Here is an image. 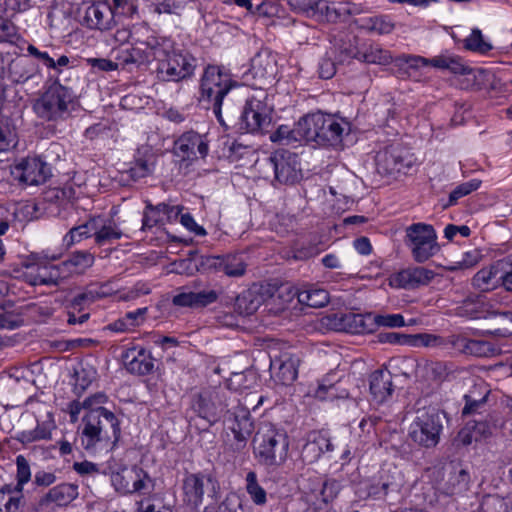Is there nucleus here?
I'll list each match as a JSON object with an SVG mask.
<instances>
[{
	"label": "nucleus",
	"instance_id": "8",
	"mask_svg": "<svg viewBox=\"0 0 512 512\" xmlns=\"http://www.w3.org/2000/svg\"><path fill=\"white\" fill-rule=\"evenodd\" d=\"M184 502L193 510L201 512L213 503L217 483L210 476L187 474L182 484Z\"/></svg>",
	"mask_w": 512,
	"mask_h": 512
},
{
	"label": "nucleus",
	"instance_id": "60",
	"mask_svg": "<svg viewBox=\"0 0 512 512\" xmlns=\"http://www.w3.org/2000/svg\"><path fill=\"white\" fill-rule=\"evenodd\" d=\"M488 316H499L501 318V324L503 328L496 329L490 332L497 336H506L512 333V312H498L495 310L487 311Z\"/></svg>",
	"mask_w": 512,
	"mask_h": 512
},
{
	"label": "nucleus",
	"instance_id": "27",
	"mask_svg": "<svg viewBox=\"0 0 512 512\" xmlns=\"http://www.w3.org/2000/svg\"><path fill=\"white\" fill-rule=\"evenodd\" d=\"M229 429L232 431L236 441L235 448L241 449L245 447L247 440L253 431V423L249 413L245 410H241L240 414L234 415V418L229 425Z\"/></svg>",
	"mask_w": 512,
	"mask_h": 512
},
{
	"label": "nucleus",
	"instance_id": "15",
	"mask_svg": "<svg viewBox=\"0 0 512 512\" xmlns=\"http://www.w3.org/2000/svg\"><path fill=\"white\" fill-rule=\"evenodd\" d=\"M209 151L208 140L195 131L183 133L174 143V152L184 160L204 158Z\"/></svg>",
	"mask_w": 512,
	"mask_h": 512
},
{
	"label": "nucleus",
	"instance_id": "14",
	"mask_svg": "<svg viewBox=\"0 0 512 512\" xmlns=\"http://www.w3.org/2000/svg\"><path fill=\"white\" fill-rule=\"evenodd\" d=\"M225 406L220 393L216 390H204L198 393L191 404L193 411L209 424L218 420Z\"/></svg>",
	"mask_w": 512,
	"mask_h": 512
},
{
	"label": "nucleus",
	"instance_id": "50",
	"mask_svg": "<svg viewBox=\"0 0 512 512\" xmlns=\"http://www.w3.org/2000/svg\"><path fill=\"white\" fill-rule=\"evenodd\" d=\"M254 383V375L249 372L233 373L228 380V387L234 391L242 392L250 389Z\"/></svg>",
	"mask_w": 512,
	"mask_h": 512
},
{
	"label": "nucleus",
	"instance_id": "61",
	"mask_svg": "<svg viewBox=\"0 0 512 512\" xmlns=\"http://www.w3.org/2000/svg\"><path fill=\"white\" fill-rule=\"evenodd\" d=\"M374 322L378 326L397 328L405 326L404 317L401 314H386L374 316Z\"/></svg>",
	"mask_w": 512,
	"mask_h": 512
},
{
	"label": "nucleus",
	"instance_id": "56",
	"mask_svg": "<svg viewBox=\"0 0 512 512\" xmlns=\"http://www.w3.org/2000/svg\"><path fill=\"white\" fill-rule=\"evenodd\" d=\"M481 185V181L477 179L470 180L457 186L449 196V204H455L460 198L477 190Z\"/></svg>",
	"mask_w": 512,
	"mask_h": 512
},
{
	"label": "nucleus",
	"instance_id": "3",
	"mask_svg": "<svg viewBox=\"0 0 512 512\" xmlns=\"http://www.w3.org/2000/svg\"><path fill=\"white\" fill-rule=\"evenodd\" d=\"M74 98L70 88L55 82L35 100L33 110L37 117L44 121H64L71 116L75 109Z\"/></svg>",
	"mask_w": 512,
	"mask_h": 512
},
{
	"label": "nucleus",
	"instance_id": "62",
	"mask_svg": "<svg viewBox=\"0 0 512 512\" xmlns=\"http://www.w3.org/2000/svg\"><path fill=\"white\" fill-rule=\"evenodd\" d=\"M378 342L398 345H408L410 335L399 332H381L377 335Z\"/></svg>",
	"mask_w": 512,
	"mask_h": 512
},
{
	"label": "nucleus",
	"instance_id": "20",
	"mask_svg": "<svg viewBox=\"0 0 512 512\" xmlns=\"http://www.w3.org/2000/svg\"><path fill=\"white\" fill-rule=\"evenodd\" d=\"M448 343L459 352L475 357H489L496 352L495 347L487 341L471 340L461 335H450Z\"/></svg>",
	"mask_w": 512,
	"mask_h": 512
},
{
	"label": "nucleus",
	"instance_id": "43",
	"mask_svg": "<svg viewBox=\"0 0 512 512\" xmlns=\"http://www.w3.org/2000/svg\"><path fill=\"white\" fill-rule=\"evenodd\" d=\"M497 270L494 267L483 268L473 277V286L482 291H488L495 286Z\"/></svg>",
	"mask_w": 512,
	"mask_h": 512
},
{
	"label": "nucleus",
	"instance_id": "51",
	"mask_svg": "<svg viewBox=\"0 0 512 512\" xmlns=\"http://www.w3.org/2000/svg\"><path fill=\"white\" fill-rule=\"evenodd\" d=\"M487 395L480 399H474L471 395H465V406L462 409V416H474L477 418L482 415L486 407Z\"/></svg>",
	"mask_w": 512,
	"mask_h": 512
},
{
	"label": "nucleus",
	"instance_id": "18",
	"mask_svg": "<svg viewBox=\"0 0 512 512\" xmlns=\"http://www.w3.org/2000/svg\"><path fill=\"white\" fill-rule=\"evenodd\" d=\"M299 358L290 353H283L271 360V375L283 385L293 383L298 376Z\"/></svg>",
	"mask_w": 512,
	"mask_h": 512
},
{
	"label": "nucleus",
	"instance_id": "5",
	"mask_svg": "<svg viewBox=\"0 0 512 512\" xmlns=\"http://www.w3.org/2000/svg\"><path fill=\"white\" fill-rule=\"evenodd\" d=\"M160 56H154L158 62L157 73L164 81H181L193 75L196 60L186 51L174 49L171 41L162 44Z\"/></svg>",
	"mask_w": 512,
	"mask_h": 512
},
{
	"label": "nucleus",
	"instance_id": "57",
	"mask_svg": "<svg viewBox=\"0 0 512 512\" xmlns=\"http://www.w3.org/2000/svg\"><path fill=\"white\" fill-rule=\"evenodd\" d=\"M142 222V230H146L154 227L157 224H163L165 222V218L162 215L161 211H158V205L152 206L151 204H149L147 205L146 210L144 212Z\"/></svg>",
	"mask_w": 512,
	"mask_h": 512
},
{
	"label": "nucleus",
	"instance_id": "22",
	"mask_svg": "<svg viewBox=\"0 0 512 512\" xmlns=\"http://www.w3.org/2000/svg\"><path fill=\"white\" fill-rule=\"evenodd\" d=\"M94 261V255L89 251H76L60 263L62 276L68 279L75 275L84 274L86 270L93 266Z\"/></svg>",
	"mask_w": 512,
	"mask_h": 512
},
{
	"label": "nucleus",
	"instance_id": "53",
	"mask_svg": "<svg viewBox=\"0 0 512 512\" xmlns=\"http://www.w3.org/2000/svg\"><path fill=\"white\" fill-rule=\"evenodd\" d=\"M465 47L479 53H486L492 49L491 44L484 40L479 29L472 30L470 36L465 40Z\"/></svg>",
	"mask_w": 512,
	"mask_h": 512
},
{
	"label": "nucleus",
	"instance_id": "46",
	"mask_svg": "<svg viewBox=\"0 0 512 512\" xmlns=\"http://www.w3.org/2000/svg\"><path fill=\"white\" fill-rule=\"evenodd\" d=\"M246 490L256 505L266 503V491L258 484L257 475L250 471L246 475Z\"/></svg>",
	"mask_w": 512,
	"mask_h": 512
},
{
	"label": "nucleus",
	"instance_id": "39",
	"mask_svg": "<svg viewBox=\"0 0 512 512\" xmlns=\"http://www.w3.org/2000/svg\"><path fill=\"white\" fill-rule=\"evenodd\" d=\"M484 301L480 295L467 296L456 308V314L463 317H482Z\"/></svg>",
	"mask_w": 512,
	"mask_h": 512
},
{
	"label": "nucleus",
	"instance_id": "41",
	"mask_svg": "<svg viewBox=\"0 0 512 512\" xmlns=\"http://www.w3.org/2000/svg\"><path fill=\"white\" fill-rule=\"evenodd\" d=\"M449 55H438L433 57L432 59H427L421 56H403L402 59L410 68H420L424 66L431 65L438 69H446L448 65Z\"/></svg>",
	"mask_w": 512,
	"mask_h": 512
},
{
	"label": "nucleus",
	"instance_id": "42",
	"mask_svg": "<svg viewBox=\"0 0 512 512\" xmlns=\"http://www.w3.org/2000/svg\"><path fill=\"white\" fill-rule=\"evenodd\" d=\"M262 297L255 289L243 292L237 297V305L239 308L244 307L246 314H252L258 310L262 304Z\"/></svg>",
	"mask_w": 512,
	"mask_h": 512
},
{
	"label": "nucleus",
	"instance_id": "17",
	"mask_svg": "<svg viewBox=\"0 0 512 512\" xmlns=\"http://www.w3.org/2000/svg\"><path fill=\"white\" fill-rule=\"evenodd\" d=\"M349 132V125L342 119L321 112L317 145L340 147L343 135Z\"/></svg>",
	"mask_w": 512,
	"mask_h": 512
},
{
	"label": "nucleus",
	"instance_id": "7",
	"mask_svg": "<svg viewBox=\"0 0 512 512\" xmlns=\"http://www.w3.org/2000/svg\"><path fill=\"white\" fill-rule=\"evenodd\" d=\"M257 165L264 178H270L272 173L280 184H294L302 177L298 155L287 150H277Z\"/></svg>",
	"mask_w": 512,
	"mask_h": 512
},
{
	"label": "nucleus",
	"instance_id": "63",
	"mask_svg": "<svg viewBox=\"0 0 512 512\" xmlns=\"http://www.w3.org/2000/svg\"><path fill=\"white\" fill-rule=\"evenodd\" d=\"M114 16L117 14L132 17L137 12V4L133 0H113Z\"/></svg>",
	"mask_w": 512,
	"mask_h": 512
},
{
	"label": "nucleus",
	"instance_id": "2",
	"mask_svg": "<svg viewBox=\"0 0 512 512\" xmlns=\"http://www.w3.org/2000/svg\"><path fill=\"white\" fill-rule=\"evenodd\" d=\"M232 87L230 75L214 65L207 66L200 80L198 102L206 109L212 108L218 122L224 127L228 126L222 116V104Z\"/></svg>",
	"mask_w": 512,
	"mask_h": 512
},
{
	"label": "nucleus",
	"instance_id": "11",
	"mask_svg": "<svg viewBox=\"0 0 512 512\" xmlns=\"http://www.w3.org/2000/svg\"><path fill=\"white\" fill-rule=\"evenodd\" d=\"M111 483L119 493L132 494L146 490L150 478L143 469L137 466L122 467L112 472Z\"/></svg>",
	"mask_w": 512,
	"mask_h": 512
},
{
	"label": "nucleus",
	"instance_id": "49",
	"mask_svg": "<svg viewBox=\"0 0 512 512\" xmlns=\"http://www.w3.org/2000/svg\"><path fill=\"white\" fill-rule=\"evenodd\" d=\"M115 58L123 66L129 64L140 65L151 62L146 55L142 54L140 51L136 52V48L133 46L129 49L120 50Z\"/></svg>",
	"mask_w": 512,
	"mask_h": 512
},
{
	"label": "nucleus",
	"instance_id": "34",
	"mask_svg": "<svg viewBox=\"0 0 512 512\" xmlns=\"http://www.w3.org/2000/svg\"><path fill=\"white\" fill-rule=\"evenodd\" d=\"M138 155L133 166L129 169L130 177L134 180L150 175L155 165V156L149 149H144L143 153L139 150Z\"/></svg>",
	"mask_w": 512,
	"mask_h": 512
},
{
	"label": "nucleus",
	"instance_id": "25",
	"mask_svg": "<svg viewBox=\"0 0 512 512\" xmlns=\"http://www.w3.org/2000/svg\"><path fill=\"white\" fill-rule=\"evenodd\" d=\"M392 375L388 370L379 369L370 375V392L377 403H383L392 394Z\"/></svg>",
	"mask_w": 512,
	"mask_h": 512
},
{
	"label": "nucleus",
	"instance_id": "28",
	"mask_svg": "<svg viewBox=\"0 0 512 512\" xmlns=\"http://www.w3.org/2000/svg\"><path fill=\"white\" fill-rule=\"evenodd\" d=\"M321 112L311 113L303 116L296 123V134L299 142H314L317 144L319 136V125Z\"/></svg>",
	"mask_w": 512,
	"mask_h": 512
},
{
	"label": "nucleus",
	"instance_id": "59",
	"mask_svg": "<svg viewBox=\"0 0 512 512\" xmlns=\"http://www.w3.org/2000/svg\"><path fill=\"white\" fill-rule=\"evenodd\" d=\"M105 292L86 291L76 295L71 301L69 307L73 310L81 311L86 303H92L97 298L103 297Z\"/></svg>",
	"mask_w": 512,
	"mask_h": 512
},
{
	"label": "nucleus",
	"instance_id": "23",
	"mask_svg": "<svg viewBox=\"0 0 512 512\" xmlns=\"http://www.w3.org/2000/svg\"><path fill=\"white\" fill-rule=\"evenodd\" d=\"M123 360L126 369L133 374L146 375L154 368L151 355L143 348L129 349L123 356Z\"/></svg>",
	"mask_w": 512,
	"mask_h": 512
},
{
	"label": "nucleus",
	"instance_id": "1",
	"mask_svg": "<svg viewBox=\"0 0 512 512\" xmlns=\"http://www.w3.org/2000/svg\"><path fill=\"white\" fill-rule=\"evenodd\" d=\"M82 423L80 439L86 451L112 450L120 439V421L112 411L104 407L87 411Z\"/></svg>",
	"mask_w": 512,
	"mask_h": 512
},
{
	"label": "nucleus",
	"instance_id": "47",
	"mask_svg": "<svg viewBox=\"0 0 512 512\" xmlns=\"http://www.w3.org/2000/svg\"><path fill=\"white\" fill-rule=\"evenodd\" d=\"M60 269V263L57 265H40V270L42 273L40 282L46 286H58L64 280H66V278L62 276V270Z\"/></svg>",
	"mask_w": 512,
	"mask_h": 512
},
{
	"label": "nucleus",
	"instance_id": "6",
	"mask_svg": "<svg viewBox=\"0 0 512 512\" xmlns=\"http://www.w3.org/2000/svg\"><path fill=\"white\" fill-rule=\"evenodd\" d=\"M445 420L446 414L438 408L418 409L410 425L409 436L413 442L422 447H435L440 441Z\"/></svg>",
	"mask_w": 512,
	"mask_h": 512
},
{
	"label": "nucleus",
	"instance_id": "24",
	"mask_svg": "<svg viewBox=\"0 0 512 512\" xmlns=\"http://www.w3.org/2000/svg\"><path fill=\"white\" fill-rule=\"evenodd\" d=\"M78 497V486L72 483H62L51 488L39 501L41 506L55 504L66 506Z\"/></svg>",
	"mask_w": 512,
	"mask_h": 512
},
{
	"label": "nucleus",
	"instance_id": "33",
	"mask_svg": "<svg viewBox=\"0 0 512 512\" xmlns=\"http://www.w3.org/2000/svg\"><path fill=\"white\" fill-rule=\"evenodd\" d=\"M337 323L335 327L353 334L364 333L367 328L365 324V316L352 312L339 313L334 315Z\"/></svg>",
	"mask_w": 512,
	"mask_h": 512
},
{
	"label": "nucleus",
	"instance_id": "36",
	"mask_svg": "<svg viewBox=\"0 0 512 512\" xmlns=\"http://www.w3.org/2000/svg\"><path fill=\"white\" fill-rule=\"evenodd\" d=\"M298 301L312 308H322L329 302V294L326 290L308 287L298 291Z\"/></svg>",
	"mask_w": 512,
	"mask_h": 512
},
{
	"label": "nucleus",
	"instance_id": "26",
	"mask_svg": "<svg viewBox=\"0 0 512 512\" xmlns=\"http://www.w3.org/2000/svg\"><path fill=\"white\" fill-rule=\"evenodd\" d=\"M94 222V240L98 245H105L114 240H119L124 235L113 219L94 217Z\"/></svg>",
	"mask_w": 512,
	"mask_h": 512
},
{
	"label": "nucleus",
	"instance_id": "64",
	"mask_svg": "<svg viewBox=\"0 0 512 512\" xmlns=\"http://www.w3.org/2000/svg\"><path fill=\"white\" fill-rule=\"evenodd\" d=\"M320 456H321V453L318 450L317 445H315V443L310 435L307 443L303 446L302 451H301L302 460L305 463L310 464V463H313L316 460H318Z\"/></svg>",
	"mask_w": 512,
	"mask_h": 512
},
{
	"label": "nucleus",
	"instance_id": "21",
	"mask_svg": "<svg viewBox=\"0 0 512 512\" xmlns=\"http://www.w3.org/2000/svg\"><path fill=\"white\" fill-rule=\"evenodd\" d=\"M433 277V271L423 267L407 268L393 275L390 284L398 288H414L428 284Z\"/></svg>",
	"mask_w": 512,
	"mask_h": 512
},
{
	"label": "nucleus",
	"instance_id": "58",
	"mask_svg": "<svg viewBox=\"0 0 512 512\" xmlns=\"http://www.w3.org/2000/svg\"><path fill=\"white\" fill-rule=\"evenodd\" d=\"M76 387L85 390L96 378V370L90 366H81L75 370Z\"/></svg>",
	"mask_w": 512,
	"mask_h": 512
},
{
	"label": "nucleus",
	"instance_id": "38",
	"mask_svg": "<svg viewBox=\"0 0 512 512\" xmlns=\"http://www.w3.org/2000/svg\"><path fill=\"white\" fill-rule=\"evenodd\" d=\"M252 70L255 76L263 79H274L277 67L274 57L258 54L252 60Z\"/></svg>",
	"mask_w": 512,
	"mask_h": 512
},
{
	"label": "nucleus",
	"instance_id": "13",
	"mask_svg": "<svg viewBox=\"0 0 512 512\" xmlns=\"http://www.w3.org/2000/svg\"><path fill=\"white\" fill-rule=\"evenodd\" d=\"M12 175L26 185H40L50 176L46 163L38 157H27L16 164Z\"/></svg>",
	"mask_w": 512,
	"mask_h": 512
},
{
	"label": "nucleus",
	"instance_id": "35",
	"mask_svg": "<svg viewBox=\"0 0 512 512\" xmlns=\"http://www.w3.org/2000/svg\"><path fill=\"white\" fill-rule=\"evenodd\" d=\"M54 427L53 422H38L34 429L18 432L15 439L23 445L40 440H49L51 439L52 429H54Z\"/></svg>",
	"mask_w": 512,
	"mask_h": 512
},
{
	"label": "nucleus",
	"instance_id": "44",
	"mask_svg": "<svg viewBox=\"0 0 512 512\" xmlns=\"http://www.w3.org/2000/svg\"><path fill=\"white\" fill-rule=\"evenodd\" d=\"M42 258H46L49 260H56L58 257L56 255H53L51 257H48V256L41 257L39 254L31 255V259L33 260V262L27 263L25 265L26 268L28 269V271L25 273V279L32 286L43 285V283L40 282V280L42 278V273H41L40 264H39L40 260Z\"/></svg>",
	"mask_w": 512,
	"mask_h": 512
},
{
	"label": "nucleus",
	"instance_id": "45",
	"mask_svg": "<svg viewBox=\"0 0 512 512\" xmlns=\"http://www.w3.org/2000/svg\"><path fill=\"white\" fill-rule=\"evenodd\" d=\"M445 345H450L448 337L444 339L428 333L410 335L409 346L412 347H440Z\"/></svg>",
	"mask_w": 512,
	"mask_h": 512
},
{
	"label": "nucleus",
	"instance_id": "31",
	"mask_svg": "<svg viewBox=\"0 0 512 512\" xmlns=\"http://www.w3.org/2000/svg\"><path fill=\"white\" fill-rule=\"evenodd\" d=\"M356 59L369 64L387 65L391 63L392 56L389 51L377 44H363L356 54Z\"/></svg>",
	"mask_w": 512,
	"mask_h": 512
},
{
	"label": "nucleus",
	"instance_id": "54",
	"mask_svg": "<svg viewBox=\"0 0 512 512\" xmlns=\"http://www.w3.org/2000/svg\"><path fill=\"white\" fill-rule=\"evenodd\" d=\"M195 291V298L197 301V309L204 308L218 300L219 294L213 289L199 290L200 282H194L193 286Z\"/></svg>",
	"mask_w": 512,
	"mask_h": 512
},
{
	"label": "nucleus",
	"instance_id": "10",
	"mask_svg": "<svg viewBox=\"0 0 512 512\" xmlns=\"http://www.w3.org/2000/svg\"><path fill=\"white\" fill-rule=\"evenodd\" d=\"M406 236L416 262L427 261L439 250L436 243L437 236L431 225L413 224L407 228Z\"/></svg>",
	"mask_w": 512,
	"mask_h": 512
},
{
	"label": "nucleus",
	"instance_id": "30",
	"mask_svg": "<svg viewBox=\"0 0 512 512\" xmlns=\"http://www.w3.org/2000/svg\"><path fill=\"white\" fill-rule=\"evenodd\" d=\"M470 423L472 424L477 436L480 438H487L499 430L503 426L504 421L499 414L489 413L470 420Z\"/></svg>",
	"mask_w": 512,
	"mask_h": 512
},
{
	"label": "nucleus",
	"instance_id": "52",
	"mask_svg": "<svg viewBox=\"0 0 512 512\" xmlns=\"http://www.w3.org/2000/svg\"><path fill=\"white\" fill-rule=\"evenodd\" d=\"M16 466H17V474L16 480L17 482L13 484L14 487L19 489L23 493V488L26 483L29 482L31 478V470L28 461L24 456L19 455L16 458Z\"/></svg>",
	"mask_w": 512,
	"mask_h": 512
},
{
	"label": "nucleus",
	"instance_id": "12",
	"mask_svg": "<svg viewBox=\"0 0 512 512\" xmlns=\"http://www.w3.org/2000/svg\"><path fill=\"white\" fill-rule=\"evenodd\" d=\"M270 123L266 105L256 98L247 100L240 118V128L249 133H262Z\"/></svg>",
	"mask_w": 512,
	"mask_h": 512
},
{
	"label": "nucleus",
	"instance_id": "29",
	"mask_svg": "<svg viewBox=\"0 0 512 512\" xmlns=\"http://www.w3.org/2000/svg\"><path fill=\"white\" fill-rule=\"evenodd\" d=\"M214 266L228 277H241L246 272L247 263L241 254H229L218 257Z\"/></svg>",
	"mask_w": 512,
	"mask_h": 512
},
{
	"label": "nucleus",
	"instance_id": "48",
	"mask_svg": "<svg viewBox=\"0 0 512 512\" xmlns=\"http://www.w3.org/2000/svg\"><path fill=\"white\" fill-rule=\"evenodd\" d=\"M296 132V124L293 128L287 125H280L275 132L270 135L272 142H277L283 145H291L299 142Z\"/></svg>",
	"mask_w": 512,
	"mask_h": 512
},
{
	"label": "nucleus",
	"instance_id": "37",
	"mask_svg": "<svg viewBox=\"0 0 512 512\" xmlns=\"http://www.w3.org/2000/svg\"><path fill=\"white\" fill-rule=\"evenodd\" d=\"M360 28L377 35L390 34L394 28L395 23L389 16L377 15L362 19Z\"/></svg>",
	"mask_w": 512,
	"mask_h": 512
},
{
	"label": "nucleus",
	"instance_id": "16",
	"mask_svg": "<svg viewBox=\"0 0 512 512\" xmlns=\"http://www.w3.org/2000/svg\"><path fill=\"white\" fill-rule=\"evenodd\" d=\"M131 36V45L136 48V52L140 51L150 61H153L154 56L163 54L161 47L167 39L156 37L147 24L139 23L133 25Z\"/></svg>",
	"mask_w": 512,
	"mask_h": 512
},
{
	"label": "nucleus",
	"instance_id": "40",
	"mask_svg": "<svg viewBox=\"0 0 512 512\" xmlns=\"http://www.w3.org/2000/svg\"><path fill=\"white\" fill-rule=\"evenodd\" d=\"M94 218H91L89 221L73 227L69 230V232L64 236V243L67 247L74 245L82 241L83 239L94 237Z\"/></svg>",
	"mask_w": 512,
	"mask_h": 512
},
{
	"label": "nucleus",
	"instance_id": "55",
	"mask_svg": "<svg viewBox=\"0 0 512 512\" xmlns=\"http://www.w3.org/2000/svg\"><path fill=\"white\" fill-rule=\"evenodd\" d=\"M172 303L178 307L197 309L194 288L190 289L189 287H182L181 291L173 296Z\"/></svg>",
	"mask_w": 512,
	"mask_h": 512
},
{
	"label": "nucleus",
	"instance_id": "9",
	"mask_svg": "<svg viewBox=\"0 0 512 512\" xmlns=\"http://www.w3.org/2000/svg\"><path fill=\"white\" fill-rule=\"evenodd\" d=\"M375 160L378 173L384 176L408 174L416 165L414 155L399 146H390L378 152Z\"/></svg>",
	"mask_w": 512,
	"mask_h": 512
},
{
	"label": "nucleus",
	"instance_id": "32",
	"mask_svg": "<svg viewBox=\"0 0 512 512\" xmlns=\"http://www.w3.org/2000/svg\"><path fill=\"white\" fill-rule=\"evenodd\" d=\"M23 503V493L13 483L0 487V512H18Z\"/></svg>",
	"mask_w": 512,
	"mask_h": 512
},
{
	"label": "nucleus",
	"instance_id": "19",
	"mask_svg": "<svg viewBox=\"0 0 512 512\" xmlns=\"http://www.w3.org/2000/svg\"><path fill=\"white\" fill-rule=\"evenodd\" d=\"M84 21L88 28L101 31L114 26V10L106 2H96L87 7Z\"/></svg>",
	"mask_w": 512,
	"mask_h": 512
},
{
	"label": "nucleus",
	"instance_id": "4",
	"mask_svg": "<svg viewBox=\"0 0 512 512\" xmlns=\"http://www.w3.org/2000/svg\"><path fill=\"white\" fill-rule=\"evenodd\" d=\"M255 454L259 462L266 466H280L288 456L289 440L287 433L272 423H263L255 438Z\"/></svg>",
	"mask_w": 512,
	"mask_h": 512
}]
</instances>
